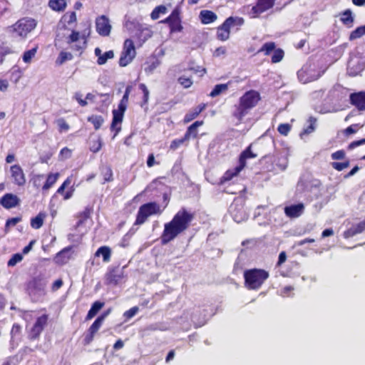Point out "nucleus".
<instances>
[{
    "label": "nucleus",
    "instance_id": "obj_7",
    "mask_svg": "<svg viewBox=\"0 0 365 365\" xmlns=\"http://www.w3.org/2000/svg\"><path fill=\"white\" fill-rule=\"evenodd\" d=\"M46 283L41 277H36L26 284V292L33 301H38V297L45 294Z\"/></svg>",
    "mask_w": 365,
    "mask_h": 365
},
{
    "label": "nucleus",
    "instance_id": "obj_43",
    "mask_svg": "<svg viewBox=\"0 0 365 365\" xmlns=\"http://www.w3.org/2000/svg\"><path fill=\"white\" fill-rule=\"evenodd\" d=\"M102 148V140L99 136L90 143V150L94 153L98 152Z\"/></svg>",
    "mask_w": 365,
    "mask_h": 365
},
{
    "label": "nucleus",
    "instance_id": "obj_42",
    "mask_svg": "<svg viewBox=\"0 0 365 365\" xmlns=\"http://www.w3.org/2000/svg\"><path fill=\"white\" fill-rule=\"evenodd\" d=\"M114 57V52L112 50L108 51L104 53H102L101 56L97 59V63L98 65L105 64L108 59H112Z\"/></svg>",
    "mask_w": 365,
    "mask_h": 365
},
{
    "label": "nucleus",
    "instance_id": "obj_10",
    "mask_svg": "<svg viewBox=\"0 0 365 365\" xmlns=\"http://www.w3.org/2000/svg\"><path fill=\"white\" fill-rule=\"evenodd\" d=\"M110 310L104 312L100 316H98L96 320L93 322V324L90 326L88 329V332L84 336L83 343V345L86 346L90 344L93 339L95 334L98 331L100 328L101 327L106 317L109 314Z\"/></svg>",
    "mask_w": 365,
    "mask_h": 365
},
{
    "label": "nucleus",
    "instance_id": "obj_23",
    "mask_svg": "<svg viewBox=\"0 0 365 365\" xmlns=\"http://www.w3.org/2000/svg\"><path fill=\"white\" fill-rule=\"evenodd\" d=\"M71 247H67L59 251L53 257V261L58 265L66 264L70 259L71 257L67 255Z\"/></svg>",
    "mask_w": 365,
    "mask_h": 365
},
{
    "label": "nucleus",
    "instance_id": "obj_62",
    "mask_svg": "<svg viewBox=\"0 0 365 365\" xmlns=\"http://www.w3.org/2000/svg\"><path fill=\"white\" fill-rule=\"evenodd\" d=\"M44 179V175H35L33 179H32V182H33V184H34V186L38 188L41 186V184H42V181Z\"/></svg>",
    "mask_w": 365,
    "mask_h": 365
},
{
    "label": "nucleus",
    "instance_id": "obj_4",
    "mask_svg": "<svg viewBox=\"0 0 365 365\" xmlns=\"http://www.w3.org/2000/svg\"><path fill=\"white\" fill-rule=\"evenodd\" d=\"M245 287L249 290L259 289L269 278V273L264 269L253 268L246 269L243 274Z\"/></svg>",
    "mask_w": 365,
    "mask_h": 365
},
{
    "label": "nucleus",
    "instance_id": "obj_55",
    "mask_svg": "<svg viewBox=\"0 0 365 365\" xmlns=\"http://www.w3.org/2000/svg\"><path fill=\"white\" fill-rule=\"evenodd\" d=\"M291 130V125L289 123H281L278 125L277 131L282 135H287Z\"/></svg>",
    "mask_w": 365,
    "mask_h": 365
},
{
    "label": "nucleus",
    "instance_id": "obj_57",
    "mask_svg": "<svg viewBox=\"0 0 365 365\" xmlns=\"http://www.w3.org/2000/svg\"><path fill=\"white\" fill-rule=\"evenodd\" d=\"M72 181V176L68 177L61 184V185L58 188L56 193L63 195L65 192V188L68 187Z\"/></svg>",
    "mask_w": 365,
    "mask_h": 365
},
{
    "label": "nucleus",
    "instance_id": "obj_25",
    "mask_svg": "<svg viewBox=\"0 0 365 365\" xmlns=\"http://www.w3.org/2000/svg\"><path fill=\"white\" fill-rule=\"evenodd\" d=\"M112 250L110 247L104 245L100 247L95 252V257L102 256L104 262H109L111 259Z\"/></svg>",
    "mask_w": 365,
    "mask_h": 365
},
{
    "label": "nucleus",
    "instance_id": "obj_48",
    "mask_svg": "<svg viewBox=\"0 0 365 365\" xmlns=\"http://www.w3.org/2000/svg\"><path fill=\"white\" fill-rule=\"evenodd\" d=\"M73 58V55L71 53L61 51L59 53V56L56 60V63L58 65L63 64L65 61L68 60H71Z\"/></svg>",
    "mask_w": 365,
    "mask_h": 365
},
{
    "label": "nucleus",
    "instance_id": "obj_21",
    "mask_svg": "<svg viewBox=\"0 0 365 365\" xmlns=\"http://www.w3.org/2000/svg\"><path fill=\"white\" fill-rule=\"evenodd\" d=\"M204 124L203 120H196L190 126L187 127V130L184 135V140H189L190 138H196L198 135L197 128Z\"/></svg>",
    "mask_w": 365,
    "mask_h": 365
},
{
    "label": "nucleus",
    "instance_id": "obj_46",
    "mask_svg": "<svg viewBox=\"0 0 365 365\" xmlns=\"http://www.w3.org/2000/svg\"><path fill=\"white\" fill-rule=\"evenodd\" d=\"M62 19L68 25L76 22V14L75 11L66 12L62 17Z\"/></svg>",
    "mask_w": 365,
    "mask_h": 365
},
{
    "label": "nucleus",
    "instance_id": "obj_34",
    "mask_svg": "<svg viewBox=\"0 0 365 365\" xmlns=\"http://www.w3.org/2000/svg\"><path fill=\"white\" fill-rule=\"evenodd\" d=\"M276 48V43L273 41L266 42L257 51V53H263L264 56H269Z\"/></svg>",
    "mask_w": 365,
    "mask_h": 365
},
{
    "label": "nucleus",
    "instance_id": "obj_41",
    "mask_svg": "<svg viewBox=\"0 0 365 365\" xmlns=\"http://www.w3.org/2000/svg\"><path fill=\"white\" fill-rule=\"evenodd\" d=\"M284 56V52L282 48H275L271 58L272 63L280 62Z\"/></svg>",
    "mask_w": 365,
    "mask_h": 365
},
{
    "label": "nucleus",
    "instance_id": "obj_28",
    "mask_svg": "<svg viewBox=\"0 0 365 365\" xmlns=\"http://www.w3.org/2000/svg\"><path fill=\"white\" fill-rule=\"evenodd\" d=\"M104 302L100 301L94 302L86 317V320L88 321L93 319L97 314V313L104 307Z\"/></svg>",
    "mask_w": 365,
    "mask_h": 365
},
{
    "label": "nucleus",
    "instance_id": "obj_32",
    "mask_svg": "<svg viewBox=\"0 0 365 365\" xmlns=\"http://www.w3.org/2000/svg\"><path fill=\"white\" fill-rule=\"evenodd\" d=\"M59 177V174L56 173H49L47 175L46 180L45 183L42 185L43 190H48L51 188L57 181Z\"/></svg>",
    "mask_w": 365,
    "mask_h": 365
},
{
    "label": "nucleus",
    "instance_id": "obj_15",
    "mask_svg": "<svg viewBox=\"0 0 365 365\" xmlns=\"http://www.w3.org/2000/svg\"><path fill=\"white\" fill-rule=\"evenodd\" d=\"M350 103L358 110H365V91H359L350 94Z\"/></svg>",
    "mask_w": 365,
    "mask_h": 365
},
{
    "label": "nucleus",
    "instance_id": "obj_61",
    "mask_svg": "<svg viewBox=\"0 0 365 365\" xmlns=\"http://www.w3.org/2000/svg\"><path fill=\"white\" fill-rule=\"evenodd\" d=\"M346 153L344 150H339L331 155V158L332 160H342L345 158Z\"/></svg>",
    "mask_w": 365,
    "mask_h": 365
},
{
    "label": "nucleus",
    "instance_id": "obj_27",
    "mask_svg": "<svg viewBox=\"0 0 365 365\" xmlns=\"http://www.w3.org/2000/svg\"><path fill=\"white\" fill-rule=\"evenodd\" d=\"M47 215L45 212H40L35 217L31 219V226L32 228L38 230L41 228Z\"/></svg>",
    "mask_w": 365,
    "mask_h": 365
},
{
    "label": "nucleus",
    "instance_id": "obj_31",
    "mask_svg": "<svg viewBox=\"0 0 365 365\" xmlns=\"http://www.w3.org/2000/svg\"><path fill=\"white\" fill-rule=\"evenodd\" d=\"M49 7L56 11H63L66 7V0H49Z\"/></svg>",
    "mask_w": 365,
    "mask_h": 365
},
{
    "label": "nucleus",
    "instance_id": "obj_9",
    "mask_svg": "<svg viewBox=\"0 0 365 365\" xmlns=\"http://www.w3.org/2000/svg\"><path fill=\"white\" fill-rule=\"evenodd\" d=\"M136 51L133 41L131 39H126L123 43V51L119 58V66L125 67L132 62L135 57Z\"/></svg>",
    "mask_w": 365,
    "mask_h": 365
},
{
    "label": "nucleus",
    "instance_id": "obj_40",
    "mask_svg": "<svg viewBox=\"0 0 365 365\" xmlns=\"http://www.w3.org/2000/svg\"><path fill=\"white\" fill-rule=\"evenodd\" d=\"M167 9L164 5L156 6L151 12L150 17L153 20H156L160 17V14H165Z\"/></svg>",
    "mask_w": 365,
    "mask_h": 365
},
{
    "label": "nucleus",
    "instance_id": "obj_18",
    "mask_svg": "<svg viewBox=\"0 0 365 365\" xmlns=\"http://www.w3.org/2000/svg\"><path fill=\"white\" fill-rule=\"evenodd\" d=\"M164 21L169 24L171 31H180L182 29L179 12L177 9L173 10L171 14L168 16Z\"/></svg>",
    "mask_w": 365,
    "mask_h": 365
},
{
    "label": "nucleus",
    "instance_id": "obj_22",
    "mask_svg": "<svg viewBox=\"0 0 365 365\" xmlns=\"http://www.w3.org/2000/svg\"><path fill=\"white\" fill-rule=\"evenodd\" d=\"M199 18L202 24H209L217 19V14L210 10H202L200 12Z\"/></svg>",
    "mask_w": 365,
    "mask_h": 365
},
{
    "label": "nucleus",
    "instance_id": "obj_39",
    "mask_svg": "<svg viewBox=\"0 0 365 365\" xmlns=\"http://www.w3.org/2000/svg\"><path fill=\"white\" fill-rule=\"evenodd\" d=\"M88 121L91 123L97 130L101 127L104 120L101 115H92L88 118Z\"/></svg>",
    "mask_w": 365,
    "mask_h": 365
},
{
    "label": "nucleus",
    "instance_id": "obj_8",
    "mask_svg": "<svg viewBox=\"0 0 365 365\" xmlns=\"http://www.w3.org/2000/svg\"><path fill=\"white\" fill-rule=\"evenodd\" d=\"M36 21L31 18H22L18 20L12 26V31L21 38H26L36 26Z\"/></svg>",
    "mask_w": 365,
    "mask_h": 365
},
{
    "label": "nucleus",
    "instance_id": "obj_53",
    "mask_svg": "<svg viewBox=\"0 0 365 365\" xmlns=\"http://www.w3.org/2000/svg\"><path fill=\"white\" fill-rule=\"evenodd\" d=\"M139 311V308L137 306L133 307L123 313V317L125 320H128L133 318Z\"/></svg>",
    "mask_w": 365,
    "mask_h": 365
},
{
    "label": "nucleus",
    "instance_id": "obj_60",
    "mask_svg": "<svg viewBox=\"0 0 365 365\" xmlns=\"http://www.w3.org/2000/svg\"><path fill=\"white\" fill-rule=\"evenodd\" d=\"M21 220L22 219H21V217H16L9 218L6 220V222L5 227L7 228V227H14L19 222H20L21 221Z\"/></svg>",
    "mask_w": 365,
    "mask_h": 365
},
{
    "label": "nucleus",
    "instance_id": "obj_11",
    "mask_svg": "<svg viewBox=\"0 0 365 365\" xmlns=\"http://www.w3.org/2000/svg\"><path fill=\"white\" fill-rule=\"evenodd\" d=\"M48 321V314H42L37 317L32 327L30 329L28 333V337L29 340L34 341L40 337L41 334L46 327Z\"/></svg>",
    "mask_w": 365,
    "mask_h": 365
},
{
    "label": "nucleus",
    "instance_id": "obj_52",
    "mask_svg": "<svg viewBox=\"0 0 365 365\" xmlns=\"http://www.w3.org/2000/svg\"><path fill=\"white\" fill-rule=\"evenodd\" d=\"M178 81L184 88H188L191 87L193 83L191 78L185 76L179 77Z\"/></svg>",
    "mask_w": 365,
    "mask_h": 365
},
{
    "label": "nucleus",
    "instance_id": "obj_54",
    "mask_svg": "<svg viewBox=\"0 0 365 365\" xmlns=\"http://www.w3.org/2000/svg\"><path fill=\"white\" fill-rule=\"evenodd\" d=\"M56 123H57V125H58V131L60 133L67 131L70 128L69 125L66 123V121L65 120L64 118H59V119H58L56 120Z\"/></svg>",
    "mask_w": 365,
    "mask_h": 365
},
{
    "label": "nucleus",
    "instance_id": "obj_33",
    "mask_svg": "<svg viewBox=\"0 0 365 365\" xmlns=\"http://www.w3.org/2000/svg\"><path fill=\"white\" fill-rule=\"evenodd\" d=\"M225 21L227 24L230 28L236 26L237 27V29L245 23L244 19L239 16H230L227 18Z\"/></svg>",
    "mask_w": 365,
    "mask_h": 365
},
{
    "label": "nucleus",
    "instance_id": "obj_63",
    "mask_svg": "<svg viewBox=\"0 0 365 365\" xmlns=\"http://www.w3.org/2000/svg\"><path fill=\"white\" fill-rule=\"evenodd\" d=\"M21 331V325L19 324H14L11 327V337H14L15 336L20 334Z\"/></svg>",
    "mask_w": 365,
    "mask_h": 365
},
{
    "label": "nucleus",
    "instance_id": "obj_17",
    "mask_svg": "<svg viewBox=\"0 0 365 365\" xmlns=\"http://www.w3.org/2000/svg\"><path fill=\"white\" fill-rule=\"evenodd\" d=\"M19 197L11 193H6L0 199V204L6 209H11L19 204Z\"/></svg>",
    "mask_w": 365,
    "mask_h": 365
},
{
    "label": "nucleus",
    "instance_id": "obj_26",
    "mask_svg": "<svg viewBox=\"0 0 365 365\" xmlns=\"http://www.w3.org/2000/svg\"><path fill=\"white\" fill-rule=\"evenodd\" d=\"M93 212V208L92 206H86L82 212H80L77 214V218L78 219L77 222V225L79 226L84 223L88 218L91 217V214Z\"/></svg>",
    "mask_w": 365,
    "mask_h": 365
},
{
    "label": "nucleus",
    "instance_id": "obj_16",
    "mask_svg": "<svg viewBox=\"0 0 365 365\" xmlns=\"http://www.w3.org/2000/svg\"><path fill=\"white\" fill-rule=\"evenodd\" d=\"M284 214L289 218H297L301 216L304 211V205L302 202L286 206L284 209Z\"/></svg>",
    "mask_w": 365,
    "mask_h": 365
},
{
    "label": "nucleus",
    "instance_id": "obj_36",
    "mask_svg": "<svg viewBox=\"0 0 365 365\" xmlns=\"http://www.w3.org/2000/svg\"><path fill=\"white\" fill-rule=\"evenodd\" d=\"M297 76L299 80L303 83H307L316 79L308 75V69L305 67H303L297 72Z\"/></svg>",
    "mask_w": 365,
    "mask_h": 365
},
{
    "label": "nucleus",
    "instance_id": "obj_20",
    "mask_svg": "<svg viewBox=\"0 0 365 365\" xmlns=\"http://www.w3.org/2000/svg\"><path fill=\"white\" fill-rule=\"evenodd\" d=\"M365 230V219L356 225L351 226L349 229L344 232V238H350Z\"/></svg>",
    "mask_w": 365,
    "mask_h": 365
},
{
    "label": "nucleus",
    "instance_id": "obj_35",
    "mask_svg": "<svg viewBox=\"0 0 365 365\" xmlns=\"http://www.w3.org/2000/svg\"><path fill=\"white\" fill-rule=\"evenodd\" d=\"M101 174L103 178L104 182L113 180V174L110 165H105L101 168Z\"/></svg>",
    "mask_w": 365,
    "mask_h": 365
},
{
    "label": "nucleus",
    "instance_id": "obj_38",
    "mask_svg": "<svg viewBox=\"0 0 365 365\" xmlns=\"http://www.w3.org/2000/svg\"><path fill=\"white\" fill-rule=\"evenodd\" d=\"M38 49V46L36 45L33 48L26 51L22 56L23 61L26 63H30L32 58L36 56Z\"/></svg>",
    "mask_w": 365,
    "mask_h": 365
},
{
    "label": "nucleus",
    "instance_id": "obj_6",
    "mask_svg": "<svg viewBox=\"0 0 365 365\" xmlns=\"http://www.w3.org/2000/svg\"><path fill=\"white\" fill-rule=\"evenodd\" d=\"M129 97L123 95L120 100L118 109H113L112 111L113 119L110 126L111 131H114L113 138L119 133L121 130V125L123 123L124 113L127 108Z\"/></svg>",
    "mask_w": 365,
    "mask_h": 365
},
{
    "label": "nucleus",
    "instance_id": "obj_24",
    "mask_svg": "<svg viewBox=\"0 0 365 365\" xmlns=\"http://www.w3.org/2000/svg\"><path fill=\"white\" fill-rule=\"evenodd\" d=\"M230 28L227 24L224 21L217 28L216 36L219 41H225L230 38Z\"/></svg>",
    "mask_w": 365,
    "mask_h": 365
},
{
    "label": "nucleus",
    "instance_id": "obj_12",
    "mask_svg": "<svg viewBox=\"0 0 365 365\" xmlns=\"http://www.w3.org/2000/svg\"><path fill=\"white\" fill-rule=\"evenodd\" d=\"M275 1L276 0H257L249 12L250 16L252 19L259 18L262 14L272 9Z\"/></svg>",
    "mask_w": 365,
    "mask_h": 365
},
{
    "label": "nucleus",
    "instance_id": "obj_13",
    "mask_svg": "<svg viewBox=\"0 0 365 365\" xmlns=\"http://www.w3.org/2000/svg\"><path fill=\"white\" fill-rule=\"evenodd\" d=\"M123 278V270L118 267L110 268L105 275V281L107 285L116 286Z\"/></svg>",
    "mask_w": 365,
    "mask_h": 365
},
{
    "label": "nucleus",
    "instance_id": "obj_59",
    "mask_svg": "<svg viewBox=\"0 0 365 365\" xmlns=\"http://www.w3.org/2000/svg\"><path fill=\"white\" fill-rule=\"evenodd\" d=\"M187 140H184V136L182 138H177L173 140L170 145V148L173 150H176L179 148L182 144H183Z\"/></svg>",
    "mask_w": 365,
    "mask_h": 365
},
{
    "label": "nucleus",
    "instance_id": "obj_50",
    "mask_svg": "<svg viewBox=\"0 0 365 365\" xmlns=\"http://www.w3.org/2000/svg\"><path fill=\"white\" fill-rule=\"evenodd\" d=\"M308 121L309 123V125L306 128H304L303 130V132H302L303 134L309 135V134L312 133V132H314L315 130V124H316L317 119L311 116L309 118Z\"/></svg>",
    "mask_w": 365,
    "mask_h": 365
},
{
    "label": "nucleus",
    "instance_id": "obj_44",
    "mask_svg": "<svg viewBox=\"0 0 365 365\" xmlns=\"http://www.w3.org/2000/svg\"><path fill=\"white\" fill-rule=\"evenodd\" d=\"M365 35V25L357 27L350 34L349 38L351 40L356 39Z\"/></svg>",
    "mask_w": 365,
    "mask_h": 365
},
{
    "label": "nucleus",
    "instance_id": "obj_3",
    "mask_svg": "<svg viewBox=\"0 0 365 365\" xmlns=\"http://www.w3.org/2000/svg\"><path fill=\"white\" fill-rule=\"evenodd\" d=\"M252 144L249 145L240 155L238 159V165L232 169H229L225 172L223 175L216 183L217 185H222L225 182L230 181L235 177L239 175L240 172L246 167L247 160L255 158L257 157L256 153L252 151Z\"/></svg>",
    "mask_w": 365,
    "mask_h": 365
},
{
    "label": "nucleus",
    "instance_id": "obj_1",
    "mask_svg": "<svg viewBox=\"0 0 365 365\" xmlns=\"http://www.w3.org/2000/svg\"><path fill=\"white\" fill-rule=\"evenodd\" d=\"M195 213L185 207L180 209L173 219L164 225L160 236L162 245H166L173 240L178 235L185 231L194 220Z\"/></svg>",
    "mask_w": 365,
    "mask_h": 365
},
{
    "label": "nucleus",
    "instance_id": "obj_56",
    "mask_svg": "<svg viewBox=\"0 0 365 365\" xmlns=\"http://www.w3.org/2000/svg\"><path fill=\"white\" fill-rule=\"evenodd\" d=\"M81 37L80 33L75 30H73L71 34L67 37L66 43L68 44H71L74 42H76L79 40Z\"/></svg>",
    "mask_w": 365,
    "mask_h": 365
},
{
    "label": "nucleus",
    "instance_id": "obj_49",
    "mask_svg": "<svg viewBox=\"0 0 365 365\" xmlns=\"http://www.w3.org/2000/svg\"><path fill=\"white\" fill-rule=\"evenodd\" d=\"M350 165V162L349 160H346L344 162H332L331 163V167L337 170V171H341L346 168H347Z\"/></svg>",
    "mask_w": 365,
    "mask_h": 365
},
{
    "label": "nucleus",
    "instance_id": "obj_58",
    "mask_svg": "<svg viewBox=\"0 0 365 365\" xmlns=\"http://www.w3.org/2000/svg\"><path fill=\"white\" fill-rule=\"evenodd\" d=\"M71 155H72V150L67 147H64L60 150L59 158L61 160H66V159L70 158L71 157Z\"/></svg>",
    "mask_w": 365,
    "mask_h": 365
},
{
    "label": "nucleus",
    "instance_id": "obj_29",
    "mask_svg": "<svg viewBox=\"0 0 365 365\" xmlns=\"http://www.w3.org/2000/svg\"><path fill=\"white\" fill-rule=\"evenodd\" d=\"M340 21L344 25L351 27L354 23V17L350 9L344 11L341 14Z\"/></svg>",
    "mask_w": 365,
    "mask_h": 365
},
{
    "label": "nucleus",
    "instance_id": "obj_2",
    "mask_svg": "<svg viewBox=\"0 0 365 365\" xmlns=\"http://www.w3.org/2000/svg\"><path fill=\"white\" fill-rule=\"evenodd\" d=\"M261 99L259 91L253 89L246 91L239 98L238 104L235 106V110L232 112V116L239 122H242L244 117L257 106Z\"/></svg>",
    "mask_w": 365,
    "mask_h": 365
},
{
    "label": "nucleus",
    "instance_id": "obj_45",
    "mask_svg": "<svg viewBox=\"0 0 365 365\" xmlns=\"http://www.w3.org/2000/svg\"><path fill=\"white\" fill-rule=\"evenodd\" d=\"M139 88L142 91V92L143 93V100L140 103V106L143 107V106L147 105V103L148 102V99H149L150 93H149V91H148L147 86L144 83H140L139 85Z\"/></svg>",
    "mask_w": 365,
    "mask_h": 365
},
{
    "label": "nucleus",
    "instance_id": "obj_5",
    "mask_svg": "<svg viewBox=\"0 0 365 365\" xmlns=\"http://www.w3.org/2000/svg\"><path fill=\"white\" fill-rule=\"evenodd\" d=\"M162 212L163 210L156 202H150L143 204L138 210L133 225H141L144 224L150 216L160 215Z\"/></svg>",
    "mask_w": 365,
    "mask_h": 365
},
{
    "label": "nucleus",
    "instance_id": "obj_64",
    "mask_svg": "<svg viewBox=\"0 0 365 365\" xmlns=\"http://www.w3.org/2000/svg\"><path fill=\"white\" fill-rule=\"evenodd\" d=\"M357 128H358V125L357 124H352V125H349V127H347L344 130V133L346 135H349L351 134H354V133L357 132Z\"/></svg>",
    "mask_w": 365,
    "mask_h": 365
},
{
    "label": "nucleus",
    "instance_id": "obj_51",
    "mask_svg": "<svg viewBox=\"0 0 365 365\" xmlns=\"http://www.w3.org/2000/svg\"><path fill=\"white\" fill-rule=\"evenodd\" d=\"M23 259V255L20 253H16L12 255L7 262L9 267H14Z\"/></svg>",
    "mask_w": 365,
    "mask_h": 365
},
{
    "label": "nucleus",
    "instance_id": "obj_47",
    "mask_svg": "<svg viewBox=\"0 0 365 365\" xmlns=\"http://www.w3.org/2000/svg\"><path fill=\"white\" fill-rule=\"evenodd\" d=\"M200 114L197 113V110L193 108L192 110L187 113L182 120L184 124H187L191 122L192 120L195 119Z\"/></svg>",
    "mask_w": 365,
    "mask_h": 365
},
{
    "label": "nucleus",
    "instance_id": "obj_19",
    "mask_svg": "<svg viewBox=\"0 0 365 365\" xmlns=\"http://www.w3.org/2000/svg\"><path fill=\"white\" fill-rule=\"evenodd\" d=\"M11 177L14 178V182L18 185H23L26 182L25 175L22 168L19 165L11 166Z\"/></svg>",
    "mask_w": 365,
    "mask_h": 365
},
{
    "label": "nucleus",
    "instance_id": "obj_30",
    "mask_svg": "<svg viewBox=\"0 0 365 365\" xmlns=\"http://www.w3.org/2000/svg\"><path fill=\"white\" fill-rule=\"evenodd\" d=\"M14 53L11 47L7 45L6 42L0 41V65L4 61L6 56Z\"/></svg>",
    "mask_w": 365,
    "mask_h": 365
},
{
    "label": "nucleus",
    "instance_id": "obj_14",
    "mask_svg": "<svg viewBox=\"0 0 365 365\" xmlns=\"http://www.w3.org/2000/svg\"><path fill=\"white\" fill-rule=\"evenodd\" d=\"M96 31L100 36H108L110 35L111 31V26L109 19L105 15H102L96 20Z\"/></svg>",
    "mask_w": 365,
    "mask_h": 365
},
{
    "label": "nucleus",
    "instance_id": "obj_37",
    "mask_svg": "<svg viewBox=\"0 0 365 365\" xmlns=\"http://www.w3.org/2000/svg\"><path fill=\"white\" fill-rule=\"evenodd\" d=\"M228 84L229 83L215 85L212 91L210 92V96L215 98L220 96L221 93L226 92L228 90Z\"/></svg>",
    "mask_w": 365,
    "mask_h": 365
}]
</instances>
